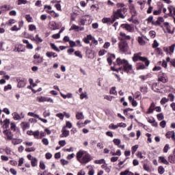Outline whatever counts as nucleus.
<instances>
[{
  "instance_id": "nucleus-1",
  "label": "nucleus",
  "mask_w": 175,
  "mask_h": 175,
  "mask_svg": "<svg viewBox=\"0 0 175 175\" xmlns=\"http://www.w3.org/2000/svg\"><path fill=\"white\" fill-rule=\"evenodd\" d=\"M77 161L81 165H85L92 161V157L87 151L79 150L77 153Z\"/></svg>"
},
{
  "instance_id": "nucleus-2",
  "label": "nucleus",
  "mask_w": 175,
  "mask_h": 175,
  "mask_svg": "<svg viewBox=\"0 0 175 175\" xmlns=\"http://www.w3.org/2000/svg\"><path fill=\"white\" fill-rule=\"evenodd\" d=\"M118 65L121 66L122 65L123 69L124 72H126V73H129L131 70H132V64H129V62L125 59H121V58H118L116 59Z\"/></svg>"
},
{
  "instance_id": "nucleus-3",
  "label": "nucleus",
  "mask_w": 175,
  "mask_h": 175,
  "mask_svg": "<svg viewBox=\"0 0 175 175\" xmlns=\"http://www.w3.org/2000/svg\"><path fill=\"white\" fill-rule=\"evenodd\" d=\"M142 61V62H145L146 66H148L150 65V61L146 57H142V53H135L133 57V62H137V61Z\"/></svg>"
},
{
  "instance_id": "nucleus-4",
  "label": "nucleus",
  "mask_w": 175,
  "mask_h": 175,
  "mask_svg": "<svg viewBox=\"0 0 175 175\" xmlns=\"http://www.w3.org/2000/svg\"><path fill=\"white\" fill-rule=\"evenodd\" d=\"M122 13H126V8H120L118 9L117 10H113V17L114 18H125V16Z\"/></svg>"
},
{
  "instance_id": "nucleus-5",
  "label": "nucleus",
  "mask_w": 175,
  "mask_h": 175,
  "mask_svg": "<svg viewBox=\"0 0 175 175\" xmlns=\"http://www.w3.org/2000/svg\"><path fill=\"white\" fill-rule=\"evenodd\" d=\"M119 49L122 53H127L129 50V46H128V43L125 42H120L119 43Z\"/></svg>"
},
{
  "instance_id": "nucleus-6",
  "label": "nucleus",
  "mask_w": 175,
  "mask_h": 175,
  "mask_svg": "<svg viewBox=\"0 0 175 175\" xmlns=\"http://www.w3.org/2000/svg\"><path fill=\"white\" fill-rule=\"evenodd\" d=\"M3 133L4 135V137L6 140H12L14 137L13 133L10 131L9 129L3 130Z\"/></svg>"
},
{
  "instance_id": "nucleus-7",
  "label": "nucleus",
  "mask_w": 175,
  "mask_h": 175,
  "mask_svg": "<svg viewBox=\"0 0 175 175\" xmlns=\"http://www.w3.org/2000/svg\"><path fill=\"white\" fill-rule=\"evenodd\" d=\"M158 81H161V83H167L169 81V78H167V75L165 72H160Z\"/></svg>"
},
{
  "instance_id": "nucleus-8",
  "label": "nucleus",
  "mask_w": 175,
  "mask_h": 175,
  "mask_svg": "<svg viewBox=\"0 0 175 175\" xmlns=\"http://www.w3.org/2000/svg\"><path fill=\"white\" fill-rule=\"evenodd\" d=\"M16 81L18 83L17 84L18 88H24V87L27 84V79L24 78H18L16 79Z\"/></svg>"
},
{
  "instance_id": "nucleus-9",
  "label": "nucleus",
  "mask_w": 175,
  "mask_h": 175,
  "mask_svg": "<svg viewBox=\"0 0 175 175\" xmlns=\"http://www.w3.org/2000/svg\"><path fill=\"white\" fill-rule=\"evenodd\" d=\"M121 28L128 31V32H133V31H135L133 25L122 24L121 25Z\"/></svg>"
},
{
  "instance_id": "nucleus-10",
  "label": "nucleus",
  "mask_w": 175,
  "mask_h": 175,
  "mask_svg": "<svg viewBox=\"0 0 175 175\" xmlns=\"http://www.w3.org/2000/svg\"><path fill=\"white\" fill-rule=\"evenodd\" d=\"M1 124L2 125V128L3 131H6L9 128V125H10V120L8 118H6L3 122L1 120Z\"/></svg>"
},
{
  "instance_id": "nucleus-11",
  "label": "nucleus",
  "mask_w": 175,
  "mask_h": 175,
  "mask_svg": "<svg viewBox=\"0 0 175 175\" xmlns=\"http://www.w3.org/2000/svg\"><path fill=\"white\" fill-rule=\"evenodd\" d=\"M49 28L51 31H55V29H59V25L55 21H51L49 23Z\"/></svg>"
},
{
  "instance_id": "nucleus-12",
  "label": "nucleus",
  "mask_w": 175,
  "mask_h": 175,
  "mask_svg": "<svg viewBox=\"0 0 175 175\" xmlns=\"http://www.w3.org/2000/svg\"><path fill=\"white\" fill-rule=\"evenodd\" d=\"M70 135V132L68 130H66V126H64L62 129V135L60 137H68Z\"/></svg>"
},
{
  "instance_id": "nucleus-13",
  "label": "nucleus",
  "mask_w": 175,
  "mask_h": 175,
  "mask_svg": "<svg viewBox=\"0 0 175 175\" xmlns=\"http://www.w3.org/2000/svg\"><path fill=\"white\" fill-rule=\"evenodd\" d=\"M69 31H76L77 32H79V31H84V27L73 24L70 28Z\"/></svg>"
},
{
  "instance_id": "nucleus-14",
  "label": "nucleus",
  "mask_w": 175,
  "mask_h": 175,
  "mask_svg": "<svg viewBox=\"0 0 175 175\" xmlns=\"http://www.w3.org/2000/svg\"><path fill=\"white\" fill-rule=\"evenodd\" d=\"M158 161H159V163H163V165H169V161L163 156L159 157V160Z\"/></svg>"
},
{
  "instance_id": "nucleus-15",
  "label": "nucleus",
  "mask_w": 175,
  "mask_h": 175,
  "mask_svg": "<svg viewBox=\"0 0 175 175\" xmlns=\"http://www.w3.org/2000/svg\"><path fill=\"white\" fill-rule=\"evenodd\" d=\"M164 21H165V20L163 19V17H159L157 18V20L156 21H154V23H153V25H154L155 27H159Z\"/></svg>"
},
{
  "instance_id": "nucleus-16",
  "label": "nucleus",
  "mask_w": 175,
  "mask_h": 175,
  "mask_svg": "<svg viewBox=\"0 0 175 175\" xmlns=\"http://www.w3.org/2000/svg\"><path fill=\"white\" fill-rule=\"evenodd\" d=\"M10 125L11 131H13V132H20V129L16 125V123L14 122H11Z\"/></svg>"
},
{
  "instance_id": "nucleus-17",
  "label": "nucleus",
  "mask_w": 175,
  "mask_h": 175,
  "mask_svg": "<svg viewBox=\"0 0 175 175\" xmlns=\"http://www.w3.org/2000/svg\"><path fill=\"white\" fill-rule=\"evenodd\" d=\"M21 126L23 129V131H27V129H29V122H23L21 123Z\"/></svg>"
},
{
  "instance_id": "nucleus-18",
  "label": "nucleus",
  "mask_w": 175,
  "mask_h": 175,
  "mask_svg": "<svg viewBox=\"0 0 175 175\" xmlns=\"http://www.w3.org/2000/svg\"><path fill=\"white\" fill-rule=\"evenodd\" d=\"M165 136L167 139H170V137H171L172 139L175 142V133H174V131H168L166 133Z\"/></svg>"
},
{
  "instance_id": "nucleus-19",
  "label": "nucleus",
  "mask_w": 175,
  "mask_h": 175,
  "mask_svg": "<svg viewBox=\"0 0 175 175\" xmlns=\"http://www.w3.org/2000/svg\"><path fill=\"white\" fill-rule=\"evenodd\" d=\"M155 104L154 103H152L150 104V107L148 109V111L146 112V114H152L154 113V111L155 110Z\"/></svg>"
},
{
  "instance_id": "nucleus-20",
  "label": "nucleus",
  "mask_w": 175,
  "mask_h": 175,
  "mask_svg": "<svg viewBox=\"0 0 175 175\" xmlns=\"http://www.w3.org/2000/svg\"><path fill=\"white\" fill-rule=\"evenodd\" d=\"M46 56L48 57V58H57V57H58V55L54 52H51V51H47L46 53Z\"/></svg>"
},
{
  "instance_id": "nucleus-21",
  "label": "nucleus",
  "mask_w": 175,
  "mask_h": 175,
  "mask_svg": "<svg viewBox=\"0 0 175 175\" xmlns=\"http://www.w3.org/2000/svg\"><path fill=\"white\" fill-rule=\"evenodd\" d=\"M11 140L14 146H17V144H21L23 143V139L12 138Z\"/></svg>"
},
{
  "instance_id": "nucleus-22",
  "label": "nucleus",
  "mask_w": 175,
  "mask_h": 175,
  "mask_svg": "<svg viewBox=\"0 0 175 175\" xmlns=\"http://www.w3.org/2000/svg\"><path fill=\"white\" fill-rule=\"evenodd\" d=\"M92 35L89 34L86 37L83 38V42L85 43L86 44H90V40H92Z\"/></svg>"
},
{
  "instance_id": "nucleus-23",
  "label": "nucleus",
  "mask_w": 175,
  "mask_h": 175,
  "mask_svg": "<svg viewBox=\"0 0 175 175\" xmlns=\"http://www.w3.org/2000/svg\"><path fill=\"white\" fill-rule=\"evenodd\" d=\"M61 96L63 99H70L73 98V94L68 93L67 94H64L63 93H60Z\"/></svg>"
},
{
  "instance_id": "nucleus-24",
  "label": "nucleus",
  "mask_w": 175,
  "mask_h": 175,
  "mask_svg": "<svg viewBox=\"0 0 175 175\" xmlns=\"http://www.w3.org/2000/svg\"><path fill=\"white\" fill-rule=\"evenodd\" d=\"M12 116H13L14 120H15V121H18L20 120H23V118H24V116H23V117L20 116V115L17 112H14L12 113Z\"/></svg>"
},
{
  "instance_id": "nucleus-25",
  "label": "nucleus",
  "mask_w": 175,
  "mask_h": 175,
  "mask_svg": "<svg viewBox=\"0 0 175 175\" xmlns=\"http://www.w3.org/2000/svg\"><path fill=\"white\" fill-rule=\"evenodd\" d=\"M33 136L34 139H36L37 140H39V139H42V137H40V131H39V130L34 131Z\"/></svg>"
},
{
  "instance_id": "nucleus-26",
  "label": "nucleus",
  "mask_w": 175,
  "mask_h": 175,
  "mask_svg": "<svg viewBox=\"0 0 175 175\" xmlns=\"http://www.w3.org/2000/svg\"><path fill=\"white\" fill-rule=\"evenodd\" d=\"M77 120H84V115H83V112H77L76 114Z\"/></svg>"
},
{
  "instance_id": "nucleus-27",
  "label": "nucleus",
  "mask_w": 175,
  "mask_h": 175,
  "mask_svg": "<svg viewBox=\"0 0 175 175\" xmlns=\"http://www.w3.org/2000/svg\"><path fill=\"white\" fill-rule=\"evenodd\" d=\"M110 21H111V18H103L102 19V23L103 24H107L108 25H110Z\"/></svg>"
},
{
  "instance_id": "nucleus-28",
  "label": "nucleus",
  "mask_w": 175,
  "mask_h": 175,
  "mask_svg": "<svg viewBox=\"0 0 175 175\" xmlns=\"http://www.w3.org/2000/svg\"><path fill=\"white\" fill-rule=\"evenodd\" d=\"M120 175H134V174L129 171V170H126L125 171L120 172Z\"/></svg>"
},
{
  "instance_id": "nucleus-29",
  "label": "nucleus",
  "mask_w": 175,
  "mask_h": 175,
  "mask_svg": "<svg viewBox=\"0 0 175 175\" xmlns=\"http://www.w3.org/2000/svg\"><path fill=\"white\" fill-rule=\"evenodd\" d=\"M31 163L33 167L38 166V159H36V157L33 158L31 161Z\"/></svg>"
},
{
  "instance_id": "nucleus-30",
  "label": "nucleus",
  "mask_w": 175,
  "mask_h": 175,
  "mask_svg": "<svg viewBox=\"0 0 175 175\" xmlns=\"http://www.w3.org/2000/svg\"><path fill=\"white\" fill-rule=\"evenodd\" d=\"M43 42V39L39 36V34L36 35V43L37 44H39Z\"/></svg>"
},
{
  "instance_id": "nucleus-31",
  "label": "nucleus",
  "mask_w": 175,
  "mask_h": 175,
  "mask_svg": "<svg viewBox=\"0 0 175 175\" xmlns=\"http://www.w3.org/2000/svg\"><path fill=\"white\" fill-rule=\"evenodd\" d=\"M44 9H45V12H46V13H49V14H51V12H53V10H51L52 8L51 5H44Z\"/></svg>"
},
{
  "instance_id": "nucleus-32",
  "label": "nucleus",
  "mask_w": 175,
  "mask_h": 175,
  "mask_svg": "<svg viewBox=\"0 0 175 175\" xmlns=\"http://www.w3.org/2000/svg\"><path fill=\"white\" fill-rule=\"evenodd\" d=\"M138 43H139L140 46H144L146 45V41L143 39L142 37H138L137 38Z\"/></svg>"
},
{
  "instance_id": "nucleus-33",
  "label": "nucleus",
  "mask_w": 175,
  "mask_h": 175,
  "mask_svg": "<svg viewBox=\"0 0 175 175\" xmlns=\"http://www.w3.org/2000/svg\"><path fill=\"white\" fill-rule=\"evenodd\" d=\"M120 35L122 36V39H125L126 40H130V39H131V36H126V34H125V33L120 32Z\"/></svg>"
},
{
  "instance_id": "nucleus-34",
  "label": "nucleus",
  "mask_w": 175,
  "mask_h": 175,
  "mask_svg": "<svg viewBox=\"0 0 175 175\" xmlns=\"http://www.w3.org/2000/svg\"><path fill=\"white\" fill-rule=\"evenodd\" d=\"M25 18H26L27 23H33V18L29 14L25 15Z\"/></svg>"
},
{
  "instance_id": "nucleus-35",
  "label": "nucleus",
  "mask_w": 175,
  "mask_h": 175,
  "mask_svg": "<svg viewBox=\"0 0 175 175\" xmlns=\"http://www.w3.org/2000/svg\"><path fill=\"white\" fill-rule=\"evenodd\" d=\"M147 21H148V24H152V25H154V16H150L148 18H147Z\"/></svg>"
},
{
  "instance_id": "nucleus-36",
  "label": "nucleus",
  "mask_w": 175,
  "mask_h": 175,
  "mask_svg": "<svg viewBox=\"0 0 175 175\" xmlns=\"http://www.w3.org/2000/svg\"><path fill=\"white\" fill-rule=\"evenodd\" d=\"M168 161L170 162V163H175V154L170 155L168 157Z\"/></svg>"
},
{
  "instance_id": "nucleus-37",
  "label": "nucleus",
  "mask_w": 175,
  "mask_h": 175,
  "mask_svg": "<svg viewBox=\"0 0 175 175\" xmlns=\"http://www.w3.org/2000/svg\"><path fill=\"white\" fill-rule=\"evenodd\" d=\"M112 58L115 59L116 55H110V56L107 59V61L109 65H111V62H113Z\"/></svg>"
},
{
  "instance_id": "nucleus-38",
  "label": "nucleus",
  "mask_w": 175,
  "mask_h": 175,
  "mask_svg": "<svg viewBox=\"0 0 175 175\" xmlns=\"http://www.w3.org/2000/svg\"><path fill=\"white\" fill-rule=\"evenodd\" d=\"M23 44H18L17 46V49L16 51H18V53H24V48H23Z\"/></svg>"
},
{
  "instance_id": "nucleus-39",
  "label": "nucleus",
  "mask_w": 175,
  "mask_h": 175,
  "mask_svg": "<svg viewBox=\"0 0 175 175\" xmlns=\"http://www.w3.org/2000/svg\"><path fill=\"white\" fill-rule=\"evenodd\" d=\"M80 99L83 100V99H88V95L87 94V92H84V93H81L80 94Z\"/></svg>"
},
{
  "instance_id": "nucleus-40",
  "label": "nucleus",
  "mask_w": 175,
  "mask_h": 175,
  "mask_svg": "<svg viewBox=\"0 0 175 175\" xmlns=\"http://www.w3.org/2000/svg\"><path fill=\"white\" fill-rule=\"evenodd\" d=\"M27 116H29V117H33L34 118H40L39 115L35 113H33V112H29L27 113Z\"/></svg>"
},
{
  "instance_id": "nucleus-41",
  "label": "nucleus",
  "mask_w": 175,
  "mask_h": 175,
  "mask_svg": "<svg viewBox=\"0 0 175 175\" xmlns=\"http://www.w3.org/2000/svg\"><path fill=\"white\" fill-rule=\"evenodd\" d=\"M75 57H78V58H83V54H81V51H75Z\"/></svg>"
},
{
  "instance_id": "nucleus-42",
  "label": "nucleus",
  "mask_w": 175,
  "mask_h": 175,
  "mask_svg": "<svg viewBox=\"0 0 175 175\" xmlns=\"http://www.w3.org/2000/svg\"><path fill=\"white\" fill-rule=\"evenodd\" d=\"M113 142L115 144V146H117L118 147L121 144V139H113Z\"/></svg>"
},
{
  "instance_id": "nucleus-43",
  "label": "nucleus",
  "mask_w": 175,
  "mask_h": 175,
  "mask_svg": "<svg viewBox=\"0 0 175 175\" xmlns=\"http://www.w3.org/2000/svg\"><path fill=\"white\" fill-rule=\"evenodd\" d=\"M50 46H51V49H52L53 50H54L55 51H57L58 53H59V49H58V47H57V46L55 45L54 43H51V44H50Z\"/></svg>"
},
{
  "instance_id": "nucleus-44",
  "label": "nucleus",
  "mask_w": 175,
  "mask_h": 175,
  "mask_svg": "<svg viewBox=\"0 0 175 175\" xmlns=\"http://www.w3.org/2000/svg\"><path fill=\"white\" fill-rule=\"evenodd\" d=\"M85 21H87V20H85V18H81L78 21V24L79 25H85Z\"/></svg>"
},
{
  "instance_id": "nucleus-45",
  "label": "nucleus",
  "mask_w": 175,
  "mask_h": 175,
  "mask_svg": "<svg viewBox=\"0 0 175 175\" xmlns=\"http://www.w3.org/2000/svg\"><path fill=\"white\" fill-rule=\"evenodd\" d=\"M105 161L104 159H101L99 160H95L94 163H96L97 165H102V163H105Z\"/></svg>"
},
{
  "instance_id": "nucleus-46",
  "label": "nucleus",
  "mask_w": 175,
  "mask_h": 175,
  "mask_svg": "<svg viewBox=\"0 0 175 175\" xmlns=\"http://www.w3.org/2000/svg\"><path fill=\"white\" fill-rule=\"evenodd\" d=\"M7 25H9L10 27H12L13 24H16V20L14 19H10L8 22L6 23Z\"/></svg>"
},
{
  "instance_id": "nucleus-47",
  "label": "nucleus",
  "mask_w": 175,
  "mask_h": 175,
  "mask_svg": "<svg viewBox=\"0 0 175 175\" xmlns=\"http://www.w3.org/2000/svg\"><path fill=\"white\" fill-rule=\"evenodd\" d=\"M157 118L159 121H162V120L165 118V116H163V113H161L157 115Z\"/></svg>"
},
{
  "instance_id": "nucleus-48",
  "label": "nucleus",
  "mask_w": 175,
  "mask_h": 175,
  "mask_svg": "<svg viewBox=\"0 0 175 175\" xmlns=\"http://www.w3.org/2000/svg\"><path fill=\"white\" fill-rule=\"evenodd\" d=\"M157 83H152V91H154V92H159V89L157 88Z\"/></svg>"
},
{
  "instance_id": "nucleus-49",
  "label": "nucleus",
  "mask_w": 175,
  "mask_h": 175,
  "mask_svg": "<svg viewBox=\"0 0 175 175\" xmlns=\"http://www.w3.org/2000/svg\"><path fill=\"white\" fill-rule=\"evenodd\" d=\"M137 148H139V145H135V146H132L131 152H132L133 155L135 154V152L136 151H137Z\"/></svg>"
},
{
  "instance_id": "nucleus-50",
  "label": "nucleus",
  "mask_w": 175,
  "mask_h": 175,
  "mask_svg": "<svg viewBox=\"0 0 175 175\" xmlns=\"http://www.w3.org/2000/svg\"><path fill=\"white\" fill-rule=\"evenodd\" d=\"M158 172L159 174H163V173H165V168L163 166H159L158 167Z\"/></svg>"
},
{
  "instance_id": "nucleus-51",
  "label": "nucleus",
  "mask_w": 175,
  "mask_h": 175,
  "mask_svg": "<svg viewBox=\"0 0 175 175\" xmlns=\"http://www.w3.org/2000/svg\"><path fill=\"white\" fill-rule=\"evenodd\" d=\"M169 150H170V145L169 144H165V146L163 148V152H165V154L167 153V151H169Z\"/></svg>"
},
{
  "instance_id": "nucleus-52",
  "label": "nucleus",
  "mask_w": 175,
  "mask_h": 175,
  "mask_svg": "<svg viewBox=\"0 0 175 175\" xmlns=\"http://www.w3.org/2000/svg\"><path fill=\"white\" fill-rule=\"evenodd\" d=\"M36 148H35L34 147H31V148H26L25 149V151H26V152H33V151H36Z\"/></svg>"
},
{
  "instance_id": "nucleus-53",
  "label": "nucleus",
  "mask_w": 175,
  "mask_h": 175,
  "mask_svg": "<svg viewBox=\"0 0 175 175\" xmlns=\"http://www.w3.org/2000/svg\"><path fill=\"white\" fill-rule=\"evenodd\" d=\"M149 36H150V38L152 39H154V38H155V36H157V33L155 32V31H149Z\"/></svg>"
},
{
  "instance_id": "nucleus-54",
  "label": "nucleus",
  "mask_w": 175,
  "mask_h": 175,
  "mask_svg": "<svg viewBox=\"0 0 175 175\" xmlns=\"http://www.w3.org/2000/svg\"><path fill=\"white\" fill-rule=\"evenodd\" d=\"M168 101H169V98H166V97H163V98H161L160 103L161 105H165V103H167Z\"/></svg>"
},
{
  "instance_id": "nucleus-55",
  "label": "nucleus",
  "mask_w": 175,
  "mask_h": 175,
  "mask_svg": "<svg viewBox=\"0 0 175 175\" xmlns=\"http://www.w3.org/2000/svg\"><path fill=\"white\" fill-rule=\"evenodd\" d=\"M29 31H36V26L35 25H29Z\"/></svg>"
},
{
  "instance_id": "nucleus-56",
  "label": "nucleus",
  "mask_w": 175,
  "mask_h": 175,
  "mask_svg": "<svg viewBox=\"0 0 175 175\" xmlns=\"http://www.w3.org/2000/svg\"><path fill=\"white\" fill-rule=\"evenodd\" d=\"M111 46V44L110 42H105V44H104L103 47L105 50H107V49H109Z\"/></svg>"
},
{
  "instance_id": "nucleus-57",
  "label": "nucleus",
  "mask_w": 175,
  "mask_h": 175,
  "mask_svg": "<svg viewBox=\"0 0 175 175\" xmlns=\"http://www.w3.org/2000/svg\"><path fill=\"white\" fill-rule=\"evenodd\" d=\"M109 92L111 95H117V90H116V87H112Z\"/></svg>"
},
{
  "instance_id": "nucleus-58",
  "label": "nucleus",
  "mask_w": 175,
  "mask_h": 175,
  "mask_svg": "<svg viewBox=\"0 0 175 175\" xmlns=\"http://www.w3.org/2000/svg\"><path fill=\"white\" fill-rule=\"evenodd\" d=\"M4 151L7 154V155H12V149L10 148H5L4 149Z\"/></svg>"
},
{
  "instance_id": "nucleus-59",
  "label": "nucleus",
  "mask_w": 175,
  "mask_h": 175,
  "mask_svg": "<svg viewBox=\"0 0 175 175\" xmlns=\"http://www.w3.org/2000/svg\"><path fill=\"white\" fill-rule=\"evenodd\" d=\"M1 9H3V10H10V9H13V8L10 5H4L1 6Z\"/></svg>"
},
{
  "instance_id": "nucleus-60",
  "label": "nucleus",
  "mask_w": 175,
  "mask_h": 175,
  "mask_svg": "<svg viewBox=\"0 0 175 175\" xmlns=\"http://www.w3.org/2000/svg\"><path fill=\"white\" fill-rule=\"evenodd\" d=\"M136 156L137 158H139V159H144V158H146L144 156H143L142 152H137Z\"/></svg>"
},
{
  "instance_id": "nucleus-61",
  "label": "nucleus",
  "mask_w": 175,
  "mask_h": 175,
  "mask_svg": "<svg viewBox=\"0 0 175 175\" xmlns=\"http://www.w3.org/2000/svg\"><path fill=\"white\" fill-rule=\"evenodd\" d=\"M109 129H117L118 127V124H114L113 123L110 124L109 126Z\"/></svg>"
},
{
  "instance_id": "nucleus-62",
  "label": "nucleus",
  "mask_w": 175,
  "mask_h": 175,
  "mask_svg": "<svg viewBox=\"0 0 175 175\" xmlns=\"http://www.w3.org/2000/svg\"><path fill=\"white\" fill-rule=\"evenodd\" d=\"M118 128H126V124L124 122L118 123Z\"/></svg>"
},
{
  "instance_id": "nucleus-63",
  "label": "nucleus",
  "mask_w": 175,
  "mask_h": 175,
  "mask_svg": "<svg viewBox=\"0 0 175 175\" xmlns=\"http://www.w3.org/2000/svg\"><path fill=\"white\" fill-rule=\"evenodd\" d=\"M107 53V51L105 49H101L98 52V55L100 57L102 55H105Z\"/></svg>"
},
{
  "instance_id": "nucleus-64",
  "label": "nucleus",
  "mask_w": 175,
  "mask_h": 175,
  "mask_svg": "<svg viewBox=\"0 0 175 175\" xmlns=\"http://www.w3.org/2000/svg\"><path fill=\"white\" fill-rule=\"evenodd\" d=\"M50 115H51L50 110H46V111H44V113H43V116L45 118L50 117Z\"/></svg>"
}]
</instances>
